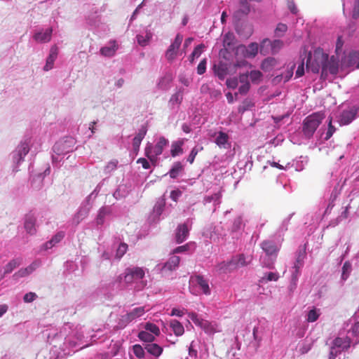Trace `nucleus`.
I'll return each instance as SVG.
<instances>
[{
  "mask_svg": "<svg viewBox=\"0 0 359 359\" xmlns=\"http://www.w3.org/2000/svg\"><path fill=\"white\" fill-rule=\"evenodd\" d=\"M287 8L293 14H297L298 13V9L293 0H287Z\"/></svg>",
  "mask_w": 359,
  "mask_h": 359,
  "instance_id": "58",
  "label": "nucleus"
},
{
  "mask_svg": "<svg viewBox=\"0 0 359 359\" xmlns=\"http://www.w3.org/2000/svg\"><path fill=\"white\" fill-rule=\"evenodd\" d=\"M182 170V165L180 162L174 164L169 171V175L171 178L175 179L178 176L179 172Z\"/></svg>",
  "mask_w": 359,
  "mask_h": 359,
  "instance_id": "39",
  "label": "nucleus"
},
{
  "mask_svg": "<svg viewBox=\"0 0 359 359\" xmlns=\"http://www.w3.org/2000/svg\"><path fill=\"white\" fill-rule=\"evenodd\" d=\"M351 16L354 20H356L359 18V0L355 1Z\"/></svg>",
  "mask_w": 359,
  "mask_h": 359,
  "instance_id": "54",
  "label": "nucleus"
},
{
  "mask_svg": "<svg viewBox=\"0 0 359 359\" xmlns=\"http://www.w3.org/2000/svg\"><path fill=\"white\" fill-rule=\"evenodd\" d=\"M236 48L237 51L242 52L245 57H254L258 53L259 46L257 43H251L248 47L244 45H239Z\"/></svg>",
  "mask_w": 359,
  "mask_h": 359,
  "instance_id": "9",
  "label": "nucleus"
},
{
  "mask_svg": "<svg viewBox=\"0 0 359 359\" xmlns=\"http://www.w3.org/2000/svg\"><path fill=\"white\" fill-rule=\"evenodd\" d=\"M215 74L219 79L223 80L228 74V67L226 64L219 62L217 65L214 66Z\"/></svg>",
  "mask_w": 359,
  "mask_h": 359,
  "instance_id": "26",
  "label": "nucleus"
},
{
  "mask_svg": "<svg viewBox=\"0 0 359 359\" xmlns=\"http://www.w3.org/2000/svg\"><path fill=\"white\" fill-rule=\"evenodd\" d=\"M118 45L115 40L109 42V45L100 48V54L104 57H112L116 54Z\"/></svg>",
  "mask_w": 359,
  "mask_h": 359,
  "instance_id": "14",
  "label": "nucleus"
},
{
  "mask_svg": "<svg viewBox=\"0 0 359 359\" xmlns=\"http://www.w3.org/2000/svg\"><path fill=\"white\" fill-rule=\"evenodd\" d=\"M351 270V264L348 262H346L342 267V278L346 279Z\"/></svg>",
  "mask_w": 359,
  "mask_h": 359,
  "instance_id": "52",
  "label": "nucleus"
},
{
  "mask_svg": "<svg viewBox=\"0 0 359 359\" xmlns=\"http://www.w3.org/2000/svg\"><path fill=\"white\" fill-rule=\"evenodd\" d=\"M189 229L187 224H182L177 226L175 233V240L177 243L184 242L189 236Z\"/></svg>",
  "mask_w": 359,
  "mask_h": 359,
  "instance_id": "13",
  "label": "nucleus"
},
{
  "mask_svg": "<svg viewBox=\"0 0 359 359\" xmlns=\"http://www.w3.org/2000/svg\"><path fill=\"white\" fill-rule=\"evenodd\" d=\"M327 59V54L322 48H316L313 54L309 52L306 60L307 71L317 74L321 69V76L323 77V66H325Z\"/></svg>",
  "mask_w": 359,
  "mask_h": 359,
  "instance_id": "1",
  "label": "nucleus"
},
{
  "mask_svg": "<svg viewBox=\"0 0 359 359\" xmlns=\"http://www.w3.org/2000/svg\"><path fill=\"white\" fill-rule=\"evenodd\" d=\"M145 312L144 307H137L133 309L130 313L126 314V320L132 321L137 318L142 316Z\"/></svg>",
  "mask_w": 359,
  "mask_h": 359,
  "instance_id": "27",
  "label": "nucleus"
},
{
  "mask_svg": "<svg viewBox=\"0 0 359 359\" xmlns=\"http://www.w3.org/2000/svg\"><path fill=\"white\" fill-rule=\"evenodd\" d=\"M170 326L176 336H181L184 332V328L181 323L177 320H171Z\"/></svg>",
  "mask_w": 359,
  "mask_h": 359,
  "instance_id": "29",
  "label": "nucleus"
},
{
  "mask_svg": "<svg viewBox=\"0 0 359 359\" xmlns=\"http://www.w3.org/2000/svg\"><path fill=\"white\" fill-rule=\"evenodd\" d=\"M145 272L141 267H129L126 269L124 273L121 275L123 281L126 283H132L133 282L142 279L144 277Z\"/></svg>",
  "mask_w": 359,
  "mask_h": 359,
  "instance_id": "4",
  "label": "nucleus"
},
{
  "mask_svg": "<svg viewBox=\"0 0 359 359\" xmlns=\"http://www.w3.org/2000/svg\"><path fill=\"white\" fill-rule=\"evenodd\" d=\"M320 313L317 309L314 308L309 311L306 320L309 323H313L318 319Z\"/></svg>",
  "mask_w": 359,
  "mask_h": 359,
  "instance_id": "43",
  "label": "nucleus"
},
{
  "mask_svg": "<svg viewBox=\"0 0 359 359\" xmlns=\"http://www.w3.org/2000/svg\"><path fill=\"white\" fill-rule=\"evenodd\" d=\"M53 32L52 28L47 29L45 32H39L34 35V39L40 43H46L50 41L51 34Z\"/></svg>",
  "mask_w": 359,
  "mask_h": 359,
  "instance_id": "21",
  "label": "nucleus"
},
{
  "mask_svg": "<svg viewBox=\"0 0 359 359\" xmlns=\"http://www.w3.org/2000/svg\"><path fill=\"white\" fill-rule=\"evenodd\" d=\"M332 118L330 117V120H329V123H328L327 131L325 134V140H328L332 136V135L334 134V133L336 130V128L332 124Z\"/></svg>",
  "mask_w": 359,
  "mask_h": 359,
  "instance_id": "49",
  "label": "nucleus"
},
{
  "mask_svg": "<svg viewBox=\"0 0 359 359\" xmlns=\"http://www.w3.org/2000/svg\"><path fill=\"white\" fill-rule=\"evenodd\" d=\"M238 84V81L237 78H231L228 79L226 81V85L229 88L235 89L237 88Z\"/></svg>",
  "mask_w": 359,
  "mask_h": 359,
  "instance_id": "53",
  "label": "nucleus"
},
{
  "mask_svg": "<svg viewBox=\"0 0 359 359\" xmlns=\"http://www.w3.org/2000/svg\"><path fill=\"white\" fill-rule=\"evenodd\" d=\"M183 100V91L180 90L174 95H172L170 102L172 104L176 103L180 104Z\"/></svg>",
  "mask_w": 359,
  "mask_h": 359,
  "instance_id": "46",
  "label": "nucleus"
},
{
  "mask_svg": "<svg viewBox=\"0 0 359 359\" xmlns=\"http://www.w3.org/2000/svg\"><path fill=\"white\" fill-rule=\"evenodd\" d=\"M182 41L183 36L180 34H177L174 41L166 50L165 57L168 61L171 62L175 59Z\"/></svg>",
  "mask_w": 359,
  "mask_h": 359,
  "instance_id": "6",
  "label": "nucleus"
},
{
  "mask_svg": "<svg viewBox=\"0 0 359 359\" xmlns=\"http://www.w3.org/2000/svg\"><path fill=\"white\" fill-rule=\"evenodd\" d=\"M248 0H239V8L235 12V16L241 18L247 15L250 11V6Z\"/></svg>",
  "mask_w": 359,
  "mask_h": 359,
  "instance_id": "19",
  "label": "nucleus"
},
{
  "mask_svg": "<svg viewBox=\"0 0 359 359\" xmlns=\"http://www.w3.org/2000/svg\"><path fill=\"white\" fill-rule=\"evenodd\" d=\"M276 60L273 57H268L265 59L262 63V68L264 70H268L269 68L275 66Z\"/></svg>",
  "mask_w": 359,
  "mask_h": 359,
  "instance_id": "44",
  "label": "nucleus"
},
{
  "mask_svg": "<svg viewBox=\"0 0 359 359\" xmlns=\"http://www.w3.org/2000/svg\"><path fill=\"white\" fill-rule=\"evenodd\" d=\"M182 144L183 141L182 140L176 141L172 143L170 153L172 157H175L183 153V149L182 148Z\"/></svg>",
  "mask_w": 359,
  "mask_h": 359,
  "instance_id": "31",
  "label": "nucleus"
},
{
  "mask_svg": "<svg viewBox=\"0 0 359 359\" xmlns=\"http://www.w3.org/2000/svg\"><path fill=\"white\" fill-rule=\"evenodd\" d=\"M58 54V49L56 46H53L51 47L50 50V54L46 60V63L43 67L45 71H49L53 67V64L55 60H56Z\"/></svg>",
  "mask_w": 359,
  "mask_h": 359,
  "instance_id": "17",
  "label": "nucleus"
},
{
  "mask_svg": "<svg viewBox=\"0 0 359 359\" xmlns=\"http://www.w3.org/2000/svg\"><path fill=\"white\" fill-rule=\"evenodd\" d=\"M145 155L151 161L155 163L156 158L154 154V147L151 144H148L145 148Z\"/></svg>",
  "mask_w": 359,
  "mask_h": 359,
  "instance_id": "40",
  "label": "nucleus"
},
{
  "mask_svg": "<svg viewBox=\"0 0 359 359\" xmlns=\"http://www.w3.org/2000/svg\"><path fill=\"white\" fill-rule=\"evenodd\" d=\"M67 141L57 142L53 146V151L58 155L64 154L72 151V148H67Z\"/></svg>",
  "mask_w": 359,
  "mask_h": 359,
  "instance_id": "28",
  "label": "nucleus"
},
{
  "mask_svg": "<svg viewBox=\"0 0 359 359\" xmlns=\"http://www.w3.org/2000/svg\"><path fill=\"white\" fill-rule=\"evenodd\" d=\"M168 144V140L165 139L164 137H160L158 141L154 147V154L156 156V158L161 155L163 151L164 147H165Z\"/></svg>",
  "mask_w": 359,
  "mask_h": 359,
  "instance_id": "25",
  "label": "nucleus"
},
{
  "mask_svg": "<svg viewBox=\"0 0 359 359\" xmlns=\"http://www.w3.org/2000/svg\"><path fill=\"white\" fill-rule=\"evenodd\" d=\"M109 212L110 211L107 208L103 207L100 208L96 219L97 223L98 224H102L104 223L105 216L109 215Z\"/></svg>",
  "mask_w": 359,
  "mask_h": 359,
  "instance_id": "38",
  "label": "nucleus"
},
{
  "mask_svg": "<svg viewBox=\"0 0 359 359\" xmlns=\"http://www.w3.org/2000/svg\"><path fill=\"white\" fill-rule=\"evenodd\" d=\"M138 337L141 341L151 343L155 340V336L148 332L147 330H142L139 332Z\"/></svg>",
  "mask_w": 359,
  "mask_h": 359,
  "instance_id": "34",
  "label": "nucleus"
},
{
  "mask_svg": "<svg viewBox=\"0 0 359 359\" xmlns=\"http://www.w3.org/2000/svg\"><path fill=\"white\" fill-rule=\"evenodd\" d=\"M287 27L285 24L279 23L275 29V34L277 36H280L287 31Z\"/></svg>",
  "mask_w": 359,
  "mask_h": 359,
  "instance_id": "51",
  "label": "nucleus"
},
{
  "mask_svg": "<svg viewBox=\"0 0 359 359\" xmlns=\"http://www.w3.org/2000/svg\"><path fill=\"white\" fill-rule=\"evenodd\" d=\"M144 329L155 337L160 334V330L158 327L154 323H147L144 326Z\"/></svg>",
  "mask_w": 359,
  "mask_h": 359,
  "instance_id": "37",
  "label": "nucleus"
},
{
  "mask_svg": "<svg viewBox=\"0 0 359 359\" xmlns=\"http://www.w3.org/2000/svg\"><path fill=\"white\" fill-rule=\"evenodd\" d=\"M20 264V262L18 259L11 260L4 267V273H11L16 267Z\"/></svg>",
  "mask_w": 359,
  "mask_h": 359,
  "instance_id": "35",
  "label": "nucleus"
},
{
  "mask_svg": "<svg viewBox=\"0 0 359 359\" xmlns=\"http://www.w3.org/2000/svg\"><path fill=\"white\" fill-rule=\"evenodd\" d=\"M29 150V147L27 143H22L18 147L17 153L14 156V158L17 161L18 163L20 161H22L23 159V158L28 154Z\"/></svg>",
  "mask_w": 359,
  "mask_h": 359,
  "instance_id": "24",
  "label": "nucleus"
},
{
  "mask_svg": "<svg viewBox=\"0 0 359 359\" xmlns=\"http://www.w3.org/2000/svg\"><path fill=\"white\" fill-rule=\"evenodd\" d=\"M229 139V135L226 133H225L222 131H219L218 133L217 137L215 139V142L220 148H222V147L226 148V144H227Z\"/></svg>",
  "mask_w": 359,
  "mask_h": 359,
  "instance_id": "30",
  "label": "nucleus"
},
{
  "mask_svg": "<svg viewBox=\"0 0 359 359\" xmlns=\"http://www.w3.org/2000/svg\"><path fill=\"white\" fill-rule=\"evenodd\" d=\"M65 236V233L62 231L58 232L55 234L53 238L46 242L44 245L46 249L51 248L55 244L59 243Z\"/></svg>",
  "mask_w": 359,
  "mask_h": 359,
  "instance_id": "32",
  "label": "nucleus"
},
{
  "mask_svg": "<svg viewBox=\"0 0 359 359\" xmlns=\"http://www.w3.org/2000/svg\"><path fill=\"white\" fill-rule=\"evenodd\" d=\"M271 45V52L273 54L278 53L283 46V42L281 40L276 39L274 40L272 43H271L270 40L268 39H264L260 46V53L263 55L266 54L265 50H264V46Z\"/></svg>",
  "mask_w": 359,
  "mask_h": 359,
  "instance_id": "10",
  "label": "nucleus"
},
{
  "mask_svg": "<svg viewBox=\"0 0 359 359\" xmlns=\"http://www.w3.org/2000/svg\"><path fill=\"white\" fill-rule=\"evenodd\" d=\"M325 117V114L320 111L313 113L306 116L302 126L304 135L308 138L311 137Z\"/></svg>",
  "mask_w": 359,
  "mask_h": 359,
  "instance_id": "2",
  "label": "nucleus"
},
{
  "mask_svg": "<svg viewBox=\"0 0 359 359\" xmlns=\"http://www.w3.org/2000/svg\"><path fill=\"white\" fill-rule=\"evenodd\" d=\"M236 45V39L233 32L226 33L223 37V46L226 51L233 50Z\"/></svg>",
  "mask_w": 359,
  "mask_h": 359,
  "instance_id": "11",
  "label": "nucleus"
},
{
  "mask_svg": "<svg viewBox=\"0 0 359 359\" xmlns=\"http://www.w3.org/2000/svg\"><path fill=\"white\" fill-rule=\"evenodd\" d=\"M190 280L196 284L202 290V292L205 295H210L211 290L209 286L208 281L204 278L201 275H196L191 277Z\"/></svg>",
  "mask_w": 359,
  "mask_h": 359,
  "instance_id": "7",
  "label": "nucleus"
},
{
  "mask_svg": "<svg viewBox=\"0 0 359 359\" xmlns=\"http://www.w3.org/2000/svg\"><path fill=\"white\" fill-rule=\"evenodd\" d=\"M30 273H32L31 271H29V268L27 266L26 268L20 269L17 273H15L14 276L18 277H25Z\"/></svg>",
  "mask_w": 359,
  "mask_h": 359,
  "instance_id": "57",
  "label": "nucleus"
},
{
  "mask_svg": "<svg viewBox=\"0 0 359 359\" xmlns=\"http://www.w3.org/2000/svg\"><path fill=\"white\" fill-rule=\"evenodd\" d=\"M243 226V224L241 217H238L235 218L232 226V231H237L240 230Z\"/></svg>",
  "mask_w": 359,
  "mask_h": 359,
  "instance_id": "50",
  "label": "nucleus"
},
{
  "mask_svg": "<svg viewBox=\"0 0 359 359\" xmlns=\"http://www.w3.org/2000/svg\"><path fill=\"white\" fill-rule=\"evenodd\" d=\"M188 316L196 325L200 327L206 334H212L216 332V324L199 318L198 315L194 312L189 313Z\"/></svg>",
  "mask_w": 359,
  "mask_h": 359,
  "instance_id": "3",
  "label": "nucleus"
},
{
  "mask_svg": "<svg viewBox=\"0 0 359 359\" xmlns=\"http://www.w3.org/2000/svg\"><path fill=\"white\" fill-rule=\"evenodd\" d=\"M294 67V65H293L290 68V69L287 70L285 73L283 74V82L284 83L288 81L291 79V77L292 76Z\"/></svg>",
  "mask_w": 359,
  "mask_h": 359,
  "instance_id": "63",
  "label": "nucleus"
},
{
  "mask_svg": "<svg viewBox=\"0 0 359 359\" xmlns=\"http://www.w3.org/2000/svg\"><path fill=\"white\" fill-rule=\"evenodd\" d=\"M144 349L151 355L154 357H159L163 353V348L158 345L157 344L150 343L146 344L144 346Z\"/></svg>",
  "mask_w": 359,
  "mask_h": 359,
  "instance_id": "22",
  "label": "nucleus"
},
{
  "mask_svg": "<svg viewBox=\"0 0 359 359\" xmlns=\"http://www.w3.org/2000/svg\"><path fill=\"white\" fill-rule=\"evenodd\" d=\"M147 132V127L142 126V128L139 130L138 133L135 136V139H137L139 140H142L146 135Z\"/></svg>",
  "mask_w": 359,
  "mask_h": 359,
  "instance_id": "55",
  "label": "nucleus"
},
{
  "mask_svg": "<svg viewBox=\"0 0 359 359\" xmlns=\"http://www.w3.org/2000/svg\"><path fill=\"white\" fill-rule=\"evenodd\" d=\"M217 270L222 273H228L234 271L231 259L228 262H222L217 266Z\"/></svg>",
  "mask_w": 359,
  "mask_h": 359,
  "instance_id": "33",
  "label": "nucleus"
},
{
  "mask_svg": "<svg viewBox=\"0 0 359 359\" xmlns=\"http://www.w3.org/2000/svg\"><path fill=\"white\" fill-rule=\"evenodd\" d=\"M253 106H254V103L252 102V101L249 98H246L243 101L242 104L238 107V112L243 113L244 111L250 109Z\"/></svg>",
  "mask_w": 359,
  "mask_h": 359,
  "instance_id": "36",
  "label": "nucleus"
},
{
  "mask_svg": "<svg viewBox=\"0 0 359 359\" xmlns=\"http://www.w3.org/2000/svg\"><path fill=\"white\" fill-rule=\"evenodd\" d=\"M250 88V83H243L241 84L238 88V93L241 95H245L248 93Z\"/></svg>",
  "mask_w": 359,
  "mask_h": 359,
  "instance_id": "59",
  "label": "nucleus"
},
{
  "mask_svg": "<svg viewBox=\"0 0 359 359\" xmlns=\"http://www.w3.org/2000/svg\"><path fill=\"white\" fill-rule=\"evenodd\" d=\"M133 351L135 355L138 358H143L144 357V348L140 344H135L133 346Z\"/></svg>",
  "mask_w": 359,
  "mask_h": 359,
  "instance_id": "42",
  "label": "nucleus"
},
{
  "mask_svg": "<svg viewBox=\"0 0 359 359\" xmlns=\"http://www.w3.org/2000/svg\"><path fill=\"white\" fill-rule=\"evenodd\" d=\"M35 224L36 217L32 214L27 215L25 221V228L28 233L33 235L36 232Z\"/></svg>",
  "mask_w": 359,
  "mask_h": 359,
  "instance_id": "18",
  "label": "nucleus"
},
{
  "mask_svg": "<svg viewBox=\"0 0 359 359\" xmlns=\"http://www.w3.org/2000/svg\"><path fill=\"white\" fill-rule=\"evenodd\" d=\"M206 69V60L203 59L200 62L197 67V73L200 75L205 73Z\"/></svg>",
  "mask_w": 359,
  "mask_h": 359,
  "instance_id": "56",
  "label": "nucleus"
},
{
  "mask_svg": "<svg viewBox=\"0 0 359 359\" xmlns=\"http://www.w3.org/2000/svg\"><path fill=\"white\" fill-rule=\"evenodd\" d=\"M204 48H205V46L201 43V44L198 45L194 48V51L192 52V53L190 55V61L191 62L194 61L195 57H198L201 55Z\"/></svg>",
  "mask_w": 359,
  "mask_h": 359,
  "instance_id": "45",
  "label": "nucleus"
},
{
  "mask_svg": "<svg viewBox=\"0 0 359 359\" xmlns=\"http://www.w3.org/2000/svg\"><path fill=\"white\" fill-rule=\"evenodd\" d=\"M252 259L247 260L246 257L243 254L236 255L231 258V264L234 270L243 267L250 264Z\"/></svg>",
  "mask_w": 359,
  "mask_h": 359,
  "instance_id": "15",
  "label": "nucleus"
},
{
  "mask_svg": "<svg viewBox=\"0 0 359 359\" xmlns=\"http://www.w3.org/2000/svg\"><path fill=\"white\" fill-rule=\"evenodd\" d=\"M203 149V147H201L200 148L195 147L194 148H193L187 158V161L190 164H192L194 163V159H195L196 155L198 154V153L200 151H202Z\"/></svg>",
  "mask_w": 359,
  "mask_h": 359,
  "instance_id": "47",
  "label": "nucleus"
},
{
  "mask_svg": "<svg viewBox=\"0 0 359 359\" xmlns=\"http://www.w3.org/2000/svg\"><path fill=\"white\" fill-rule=\"evenodd\" d=\"M279 278V275L277 273L269 272L266 274V281H277Z\"/></svg>",
  "mask_w": 359,
  "mask_h": 359,
  "instance_id": "60",
  "label": "nucleus"
},
{
  "mask_svg": "<svg viewBox=\"0 0 359 359\" xmlns=\"http://www.w3.org/2000/svg\"><path fill=\"white\" fill-rule=\"evenodd\" d=\"M351 340L349 337L341 338L337 337L333 341V348L334 347L342 348L344 350H348L350 348Z\"/></svg>",
  "mask_w": 359,
  "mask_h": 359,
  "instance_id": "23",
  "label": "nucleus"
},
{
  "mask_svg": "<svg viewBox=\"0 0 359 359\" xmlns=\"http://www.w3.org/2000/svg\"><path fill=\"white\" fill-rule=\"evenodd\" d=\"M41 264V261L40 259L34 260L30 265L28 266L29 271L32 273L37 268H39Z\"/></svg>",
  "mask_w": 359,
  "mask_h": 359,
  "instance_id": "61",
  "label": "nucleus"
},
{
  "mask_svg": "<svg viewBox=\"0 0 359 359\" xmlns=\"http://www.w3.org/2000/svg\"><path fill=\"white\" fill-rule=\"evenodd\" d=\"M248 74L253 83H258L262 80V73L259 70H252Z\"/></svg>",
  "mask_w": 359,
  "mask_h": 359,
  "instance_id": "41",
  "label": "nucleus"
},
{
  "mask_svg": "<svg viewBox=\"0 0 359 359\" xmlns=\"http://www.w3.org/2000/svg\"><path fill=\"white\" fill-rule=\"evenodd\" d=\"M339 60L338 57L334 55L329 57V55H327V59L325 62V66H323V77L325 78L328 73L333 75L337 74L339 71Z\"/></svg>",
  "mask_w": 359,
  "mask_h": 359,
  "instance_id": "5",
  "label": "nucleus"
},
{
  "mask_svg": "<svg viewBox=\"0 0 359 359\" xmlns=\"http://www.w3.org/2000/svg\"><path fill=\"white\" fill-rule=\"evenodd\" d=\"M262 249L265 252L266 255L273 256L274 255L276 257L278 252L279 251V248L277 245L271 241H264L260 245Z\"/></svg>",
  "mask_w": 359,
  "mask_h": 359,
  "instance_id": "12",
  "label": "nucleus"
},
{
  "mask_svg": "<svg viewBox=\"0 0 359 359\" xmlns=\"http://www.w3.org/2000/svg\"><path fill=\"white\" fill-rule=\"evenodd\" d=\"M306 257L305 250H300L298 253L297 257L296 259V262L294 263V268L295 269L294 273L292 274V279L296 280L297 279V276L299 273L300 268L303 266L304 259Z\"/></svg>",
  "mask_w": 359,
  "mask_h": 359,
  "instance_id": "20",
  "label": "nucleus"
},
{
  "mask_svg": "<svg viewBox=\"0 0 359 359\" xmlns=\"http://www.w3.org/2000/svg\"><path fill=\"white\" fill-rule=\"evenodd\" d=\"M358 114V109L356 107H351L348 109L344 110L341 114L339 123L341 125H348L353 120L355 119Z\"/></svg>",
  "mask_w": 359,
  "mask_h": 359,
  "instance_id": "8",
  "label": "nucleus"
},
{
  "mask_svg": "<svg viewBox=\"0 0 359 359\" xmlns=\"http://www.w3.org/2000/svg\"><path fill=\"white\" fill-rule=\"evenodd\" d=\"M127 250L128 245L124 243H121L116 250V257L121 259L126 254Z\"/></svg>",
  "mask_w": 359,
  "mask_h": 359,
  "instance_id": "48",
  "label": "nucleus"
},
{
  "mask_svg": "<svg viewBox=\"0 0 359 359\" xmlns=\"http://www.w3.org/2000/svg\"><path fill=\"white\" fill-rule=\"evenodd\" d=\"M180 258L178 256H172L163 264L161 270L163 272L172 271L179 266Z\"/></svg>",
  "mask_w": 359,
  "mask_h": 359,
  "instance_id": "16",
  "label": "nucleus"
},
{
  "mask_svg": "<svg viewBox=\"0 0 359 359\" xmlns=\"http://www.w3.org/2000/svg\"><path fill=\"white\" fill-rule=\"evenodd\" d=\"M182 195V191L179 189L172 190L170 192V198L172 201L177 202L180 196Z\"/></svg>",
  "mask_w": 359,
  "mask_h": 359,
  "instance_id": "64",
  "label": "nucleus"
},
{
  "mask_svg": "<svg viewBox=\"0 0 359 359\" xmlns=\"http://www.w3.org/2000/svg\"><path fill=\"white\" fill-rule=\"evenodd\" d=\"M36 297V294L34 293V292H28L27 294H25V295L24 296V301L25 302H33Z\"/></svg>",
  "mask_w": 359,
  "mask_h": 359,
  "instance_id": "62",
  "label": "nucleus"
}]
</instances>
